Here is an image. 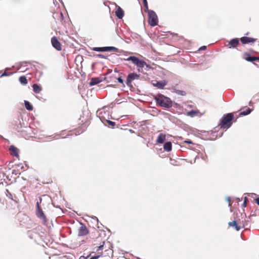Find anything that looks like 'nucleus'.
<instances>
[{"label": "nucleus", "mask_w": 259, "mask_h": 259, "mask_svg": "<svg viewBox=\"0 0 259 259\" xmlns=\"http://www.w3.org/2000/svg\"><path fill=\"white\" fill-rule=\"evenodd\" d=\"M228 225L232 227H234L235 229L238 231L240 230L241 227L238 225L236 221L234 220L233 222H230L228 223Z\"/></svg>", "instance_id": "nucleus-20"}, {"label": "nucleus", "mask_w": 259, "mask_h": 259, "mask_svg": "<svg viewBox=\"0 0 259 259\" xmlns=\"http://www.w3.org/2000/svg\"><path fill=\"white\" fill-rule=\"evenodd\" d=\"M252 110V109H250V108H247L245 110H244L240 113V115L242 116L247 115L251 112Z\"/></svg>", "instance_id": "nucleus-25"}, {"label": "nucleus", "mask_w": 259, "mask_h": 259, "mask_svg": "<svg viewBox=\"0 0 259 259\" xmlns=\"http://www.w3.org/2000/svg\"><path fill=\"white\" fill-rule=\"evenodd\" d=\"M80 227L78 230V236H83L89 233V230L85 225L82 223H80Z\"/></svg>", "instance_id": "nucleus-8"}, {"label": "nucleus", "mask_w": 259, "mask_h": 259, "mask_svg": "<svg viewBox=\"0 0 259 259\" xmlns=\"http://www.w3.org/2000/svg\"><path fill=\"white\" fill-rule=\"evenodd\" d=\"M9 68H6V70H9Z\"/></svg>", "instance_id": "nucleus-53"}, {"label": "nucleus", "mask_w": 259, "mask_h": 259, "mask_svg": "<svg viewBox=\"0 0 259 259\" xmlns=\"http://www.w3.org/2000/svg\"><path fill=\"white\" fill-rule=\"evenodd\" d=\"M167 83V81L163 80L161 81H157L155 83H153V85L159 89H163Z\"/></svg>", "instance_id": "nucleus-15"}, {"label": "nucleus", "mask_w": 259, "mask_h": 259, "mask_svg": "<svg viewBox=\"0 0 259 259\" xmlns=\"http://www.w3.org/2000/svg\"><path fill=\"white\" fill-rule=\"evenodd\" d=\"M256 39L247 36H243L240 38V41L243 44H247L255 41Z\"/></svg>", "instance_id": "nucleus-14"}, {"label": "nucleus", "mask_w": 259, "mask_h": 259, "mask_svg": "<svg viewBox=\"0 0 259 259\" xmlns=\"http://www.w3.org/2000/svg\"><path fill=\"white\" fill-rule=\"evenodd\" d=\"M116 79L117 80L118 82L122 84L123 87H125L123 79L122 78L121 76L118 77L117 78H116Z\"/></svg>", "instance_id": "nucleus-32"}, {"label": "nucleus", "mask_w": 259, "mask_h": 259, "mask_svg": "<svg viewBox=\"0 0 259 259\" xmlns=\"http://www.w3.org/2000/svg\"><path fill=\"white\" fill-rule=\"evenodd\" d=\"M247 200H248L247 197H244V202H243V206H244V207H245L246 206V201Z\"/></svg>", "instance_id": "nucleus-36"}, {"label": "nucleus", "mask_w": 259, "mask_h": 259, "mask_svg": "<svg viewBox=\"0 0 259 259\" xmlns=\"http://www.w3.org/2000/svg\"><path fill=\"white\" fill-rule=\"evenodd\" d=\"M135 58H136V56H131L129 57H128L127 58H126V59H123L122 60H124V61H131L133 63H134V62L135 61Z\"/></svg>", "instance_id": "nucleus-28"}, {"label": "nucleus", "mask_w": 259, "mask_h": 259, "mask_svg": "<svg viewBox=\"0 0 259 259\" xmlns=\"http://www.w3.org/2000/svg\"><path fill=\"white\" fill-rule=\"evenodd\" d=\"M148 22L151 26H155L158 25V17L156 13L150 10L148 11Z\"/></svg>", "instance_id": "nucleus-3"}, {"label": "nucleus", "mask_w": 259, "mask_h": 259, "mask_svg": "<svg viewBox=\"0 0 259 259\" xmlns=\"http://www.w3.org/2000/svg\"><path fill=\"white\" fill-rule=\"evenodd\" d=\"M92 219L95 221V222H96L97 224H98L99 220H98V218L96 217H95V216L93 217Z\"/></svg>", "instance_id": "nucleus-39"}, {"label": "nucleus", "mask_w": 259, "mask_h": 259, "mask_svg": "<svg viewBox=\"0 0 259 259\" xmlns=\"http://www.w3.org/2000/svg\"><path fill=\"white\" fill-rule=\"evenodd\" d=\"M165 140V135L163 134H160L157 137L156 142L158 143L162 144L164 143Z\"/></svg>", "instance_id": "nucleus-22"}, {"label": "nucleus", "mask_w": 259, "mask_h": 259, "mask_svg": "<svg viewBox=\"0 0 259 259\" xmlns=\"http://www.w3.org/2000/svg\"><path fill=\"white\" fill-rule=\"evenodd\" d=\"M124 13L123 10L119 6H118L115 11L116 16L118 19H122L124 16Z\"/></svg>", "instance_id": "nucleus-18"}, {"label": "nucleus", "mask_w": 259, "mask_h": 259, "mask_svg": "<svg viewBox=\"0 0 259 259\" xmlns=\"http://www.w3.org/2000/svg\"><path fill=\"white\" fill-rule=\"evenodd\" d=\"M39 202L37 201L36 202V215L37 216L38 218L41 219L42 220V223L44 225H46L47 222V219L42 209L39 206V202H41V198L40 197H39Z\"/></svg>", "instance_id": "nucleus-4"}, {"label": "nucleus", "mask_w": 259, "mask_h": 259, "mask_svg": "<svg viewBox=\"0 0 259 259\" xmlns=\"http://www.w3.org/2000/svg\"><path fill=\"white\" fill-rule=\"evenodd\" d=\"M101 81L99 79V78L94 77L91 79V80L90 81L89 84L90 86H93V85L97 84L98 83H100Z\"/></svg>", "instance_id": "nucleus-23"}, {"label": "nucleus", "mask_w": 259, "mask_h": 259, "mask_svg": "<svg viewBox=\"0 0 259 259\" xmlns=\"http://www.w3.org/2000/svg\"><path fill=\"white\" fill-rule=\"evenodd\" d=\"M154 99L156 103L161 107L168 109L172 106L171 100L161 94H159L157 97H155Z\"/></svg>", "instance_id": "nucleus-1"}, {"label": "nucleus", "mask_w": 259, "mask_h": 259, "mask_svg": "<svg viewBox=\"0 0 259 259\" xmlns=\"http://www.w3.org/2000/svg\"><path fill=\"white\" fill-rule=\"evenodd\" d=\"M226 200L229 202L230 203V201H231V198L230 197H228L226 198ZM229 206H231V204L230 203H229Z\"/></svg>", "instance_id": "nucleus-41"}, {"label": "nucleus", "mask_w": 259, "mask_h": 259, "mask_svg": "<svg viewBox=\"0 0 259 259\" xmlns=\"http://www.w3.org/2000/svg\"><path fill=\"white\" fill-rule=\"evenodd\" d=\"M114 71V72H118V71H117V69H115Z\"/></svg>", "instance_id": "nucleus-50"}, {"label": "nucleus", "mask_w": 259, "mask_h": 259, "mask_svg": "<svg viewBox=\"0 0 259 259\" xmlns=\"http://www.w3.org/2000/svg\"><path fill=\"white\" fill-rule=\"evenodd\" d=\"M202 159H203L204 160H206V156L205 155L204 156H202Z\"/></svg>", "instance_id": "nucleus-45"}, {"label": "nucleus", "mask_w": 259, "mask_h": 259, "mask_svg": "<svg viewBox=\"0 0 259 259\" xmlns=\"http://www.w3.org/2000/svg\"><path fill=\"white\" fill-rule=\"evenodd\" d=\"M163 149L165 151L169 152L172 149V144L170 142H166L163 145Z\"/></svg>", "instance_id": "nucleus-19"}, {"label": "nucleus", "mask_w": 259, "mask_h": 259, "mask_svg": "<svg viewBox=\"0 0 259 259\" xmlns=\"http://www.w3.org/2000/svg\"><path fill=\"white\" fill-rule=\"evenodd\" d=\"M19 80L20 83L23 85H25L27 83V79L25 76H21L19 78Z\"/></svg>", "instance_id": "nucleus-26"}, {"label": "nucleus", "mask_w": 259, "mask_h": 259, "mask_svg": "<svg viewBox=\"0 0 259 259\" xmlns=\"http://www.w3.org/2000/svg\"><path fill=\"white\" fill-rule=\"evenodd\" d=\"M104 242H103V244L102 245H100L99 247H98V249H97V251H99V250H103V247H104Z\"/></svg>", "instance_id": "nucleus-35"}, {"label": "nucleus", "mask_w": 259, "mask_h": 259, "mask_svg": "<svg viewBox=\"0 0 259 259\" xmlns=\"http://www.w3.org/2000/svg\"><path fill=\"white\" fill-rule=\"evenodd\" d=\"M207 48L206 46H203L202 47H201L199 49V51H202V50H206Z\"/></svg>", "instance_id": "nucleus-38"}, {"label": "nucleus", "mask_w": 259, "mask_h": 259, "mask_svg": "<svg viewBox=\"0 0 259 259\" xmlns=\"http://www.w3.org/2000/svg\"><path fill=\"white\" fill-rule=\"evenodd\" d=\"M196 113L197 112L195 110H192L189 111L187 113V114L189 116L193 117V116H194L196 114Z\"/></svg>", "instance_id": "nucleus-30"}, {"label": "nucleus", "mask_w": 259, "mask_h": 259, "mask_svg": "<svg viewBox=\"0 0 259 259\" xmlns=\"http://www.w3.org/2000/svg\"><path fill=\"white\" fill-rule=\"evenodd\" d=\"M129 132L131 133H135V132L133 130H129Z\"/></svg>", "instance_id": "nucleus-46"}, {"label": "nucleus", "mask_w": 259, "mask_h": 259, "mask_svg": "<svg viewBox=\"0 0 259 259\" xmlns=\"http://www.w3.org/2000/svg\"><path fill=\"white\" fill-rule=\"evenodd\" d=\"M129 32L131 34V37L133 39H139V38H141V36L139 34H138L136 32H132L130 30H129Z\"/></svg>", "instance_id": "nucleus-27"}, {"label": "nucleus", "mask_w": 259, "mask_h": 259, "mask_svg": "<svg viewBox=\"0 0 259 259\" xmlns=\"http://www.w3.org/2000/svg\"><path fill=\"white\" fill-rule=\"evenodd\" d=\"M101 255H94L90 257V259H98Z\"/></svg>", "instance_id": "nucleus-37"}, {"label": "nucleus", "mask_w": 259, "mask_h": 259, "mask_svg": "<svg viewBox=\"0 0 259 259\" xmlns=\"http://www.w3.org/2000/svg\"><path fill=\"white\" fill-rule=\"evenodd\" d=\"M143 2L147 1V0H142Z\"/></svg>", "instance_id": "nucleus-52"}, {"label": "nucleus", "mask_w": 259, "mask_h": 259, "mask_svg": "<svg viewBox=\"0 0 259 259\" xmlns=\"http://www.w3.org/2000/svg\"><path fill=\"white\" fill-rule=\"evenodd\" d=\"M135 65H136L138 67L143 68L145 65H146V63L137 57H136L134 63Z\"/></svg>", "instance_id": "nucleus-13"}, {"label": "nucleus", "mask_w": 259, "mask_h": 259, "mask_svg": "<svg viewBox=\"0 0 259 259\" xmlns=\"http://www.w3.org/2000/svg\"><path fill=\"white\" fill-rule=\"evenodd\" d=\"M106 121L108 123V124L111 125V126H114L115 125V122L114 121H111L110 120H106Z\"/></svg>", "instance_id": "nucleus-33"}, {"label": "nucleus", "mask_w": 259, "mask_h": 259, "mask_svg": "<svg viewBox=\"0 0 259 259\" xmlns=\"http://www.w3.org/2000/svg\"><path fill=\"white\" fill-rule=\"evenodd\" d=\"M24 105L27 110L32 111L33 110V106L29 101H24Z\"/></svg>", "instance_id": "nucleus-24"}, {"label": "nucleus", "mask_w": 259, "mask_h": 259, "mask_svg": "<svg viewBox=\"0 0 259 259\" xmlns=\"http://www.w3.org/2000/svg\"><path fill=\"white\" fill-rule=\"evenodd\" d=\"M115 58V57L111 58V61L112 62L114 63L113 60H114V59Z\"/></svg>", "instance_id": "nucleus-47"}, {"label": "nucleus", "mask_w": 259, "mask_h": 259, "mask_svg": "<svg viewBox=\"0 0 259 259\" xmlns=\"http://www.w3.org/2000/svg\"><path fill=\"white\" fill-rule=\"evenodd\" d=\"M234 118L233 113H229L224 114L221 118L219 124L222 128L228 129L231 127L233 122L232 120Z\"/></svg>", "instance_id": "nucleus-2"}, {"label": "nucleus", "mask_w": 259, "mask_h": 259, "mask_svg": "<svg viewBox=\"0 0 259 259\" xmlns=\"http://www.w3.org/2000/svg\"><path fill=\"white\" fill-rule=\"evenodd\" d=\"M255 201L257 205H259V197H257L255 199Z\"/></svg>", "instance_id": "nucleus-43"}, {"label": "nucleus", "mask_w": 259, "mask_h": 259, "mask_svg": "<svg viewBox=\"0 0 259 259\" xmlns=\"http://www.w3.org/2000/svg\"><path fill=\"white\" fill-rule=\"evenodd\" d=\"M92 50L98 52H110L112 51H114L119 53H121V52H122V50H119L118 48L116 47L111 46L103 47H94L92 49Z\"/></svg>", "instance_id": "nucleus-5"}, {"label": "nucleus", "mask_w": 259, "mask_h": 259, "mask_svg": "<svg viewBox=\"0 0 259 259\" xmlns=\"http://www.w3.org/2000/svg\"><path fill=\"white\" fill-rule=\"evenodd\" d=\"M239 44V40L237 38L232 39L229 42L228 45L230 46L229 48H235L237 45Z\"/></svg>", "instance_id": "nucleus-16"}, {"label": "nucleus", "mask_w": 259, "mask_h": 259, "mask_svg": "<svg viewBox=\"0 0 259 259\" xmlns=\"http://www.w3.org/2000/svg\"><path fill=\"white\" fill-rule=\"evenodd\" d=\"M5 193L7 197L10 199L13 200L12 194L8 189H6Z\"/></svg>", "instance_id": "nucleus-29"}, {"label": "nucleus", "mask_w": 259, "mask_h": 259, "mask_svg": "<svg viewBox=\"0 0 259 259\" xmlns=\"http://www.w3.org/2000/svg\"><path fill=\"white\" fill-rule=\"evenodd\" d=\"M185 143H187V144H193L192 141L190 140H187L185 141Z\"/></svg>", "instance_id": "nucleus-40"}, {"label": "nucleus", "mask_w": 259, "mask_h": 259, "mask_svg": "<svg viewBox=\"0 0 259 259\" xmlns=\"http://www.w3.org/2000/svg\"><path fill=\"white\" fill-rule=\"evenodd\" d=\"M147 67H150V65H148L146 64V65H145Z\"/></svg>", "instance_id": "nucleus-49"}, {"label": "nucleus", "mask_w": 259, "mask_h": 259, "mask_svg": "<svg viewBox=\"0 0 259 259\" xmlns=\"http://www.w3.org/2000/svg\"><path fill=\"white\" fill-rule=\"evenodd\" d=\"M51 44L56 50L60 51L62 50L61 44L56 36L52 37Z\"/></svg>", "instance_id": "nucleus-7"}, {"label": "nucleus", "mask_w": 259, "mask_h": 259, "mask_svg": "<svg viewBox=\"0 0 259 259\" xmlns=\"http://www.w3.org/2000/svg\"><path fill=\"white\" fill-rule=\"evenodd\" d=\"M140 75L135 72H132L128 74L125 81L126 84L130 88H133L132 81L135 79H139Z\"/></svg>", "instance_id": "nucleus-6"}, {"label": "nucleus", "mask_w": 259, "mask_h": 259, "mask_svg": "<svg viewBox=\"0 0 259 259\" xmlns=\"http://www.w3.org/2000/svg\"><path fill=\"white\" fill-rule=\"evenodd\" d=\"M59 2H60L61 4H62L63 5V2L62 0H59Z\"/></svg>", "instance_id": "nucleus-48"}, {"label": "nucleus", "mask_w": 259, "mask_h": 259, "mask_svg": "<svg viewBox=\"0 0 259 259\" xmlns=\"http://www.w3.org/2000/svg\"><path fill=\"white\" fill-rule=\"evenodd\" d=\"M216 132H217L216 130H215L214 131H209V132L205 131H199L198 134H203L202 136H205V137H207L209 135H210L213 137V136H214V134H215ZM206 138L209 140H214L216 139V138L214 139H213L211 137H210V138L206 137Z\"/></svg>", "instance_id": "nucleus-9"}, {"label": "nucleus", "mask_w": 259, "mask_h": 259, "mask_svg": "<svg viewBox=\"0 0 259 259\" xmlns=\"http://www.w3.org/2000/svg\"><path fill=\"white\" fill-rule=\"evenodd\" d=\"M11 74H12V73L7 72L5 70L4 71V72L1 75V77H2L3 76H9L10 75H11Z\"/></svg>", "instance_id": "nucleus-34"}, {"label": "nucleus", "mask_w": 259, "mask_h": 259, "mask_svg": "<svg viewBox=\"0 0 259 259\" xmlns=\"http://www.w3.org/2000/svg\"><path fill=\"white\" fill-rule=\"evenodd\" d=\"M60 17H61V20H63L64 19V16H63V14L62 12H60Z\"/></svg>", "instance_id": "nucleus-42"}, {"label": "nucleus", "mask_w": 259, "mask_h": 259, "mask_svg": "<svg viewBox=\"0 0 259 259\" xmlns=\"http://www.w3.org/2000/svg\"><path fill=\"white\" fill-rule=\"evenodd\" d=\"M9 150L11 155L17 158L19 157V150L14 145H11L9 147Z\"/></svg>", "instance_id": "nucleus-12"}, {"label": "nucleus", "mask_w": 259, "mask_h": 259, "mask_svg": "<svg viewBox=\"0 0 259 259\" xmlns=\"http://www.w3.org/2000/svg\"><path fill=\"white\" fill-rule=\"evenodd\" d=\"M223 134V133H222L220 135V136H219V137H221L222 136Z\"/></svg>", "instance_id": "nucleus-51"}, {"label": "nucleus", "mask_w": 259, "mask_h": 259, "mask_svg": "<svg viewBox=\"0 0 259 259\" xmlns=\"http://www.w3.org/2000/svg\"><path fill=\"white\" fill-rule=\"evenodd\" d=\"M171 91L172 93H176L178 96H185L187 95V93L185 91L178 89L176 85L172 86L171 87Z\"/></svg>", "instance_id": "nucleus-11"}, {"label": "nucleus", "mask_w": 259, "mask_h": 259, "mask_svg": "<svg viewBox=\"0 0 259 259\" xmlns=\"http://www.w3.org/2000/svg\"><path fill=\"white\" fill-rule=\"evenodd\" d=\"M33 91L36 94L39 93L41 90L42 88L38 84L34 83L32 85Z\"/></svg>", "instance_id": "nucleus-21"}, {"label": "nucleus", "mask_w": 259, "mask_h": 259, "mask_svg": "<svg viewBox=\"0 0 259 259\" xmlns=\"http://www.w3.org/2000/svg\"><path fill=\"white\" fill-rule=\"evenodd\" d=\"M244 56L245 57L244 59L247 61L250 62H253V61H259V57L253 56H251L248 53H247V52L245 53L244 54Z\"/></svg>", "instance_id": "nucleus-10"}, {"label": "nucleus", "mask_w": 259, "mask_h": 259, "mask_svg": "<svg viewBox=\"0 0 259 259\" xmlns=\"http://www.w3.org/2000/svg\"><path fill=\"white\" fill-rule=\"evenodd\" d=\"M88 257V256L85 257L84 256H81L80 257L79 259H82V258H83V259H87Z\"/></svg>", "instance_id": "nucleus-44"}, {"label": "nucleus", "mask_w": 259, "mask_h": 259, "mask_svg": "<svg viewBox=\"0 0 259 259\" xmlns=\"http://www.w3.org/2000/svg\"><path fill=\"white\" fill-rule=\"evenodd\" d=\"M144 7L145 8V11L146 12L148 13V11H150V10L148 9V2L147 1L143 2Z\"/></svg>", "instance_id": "nucleus-31"}, {"label": "nucleus", "mask_w": 259, "mask_h": 259, "mask_svg": "<svg viewBox=\"0 0 259 259\" xmlns=\"http://www.w3.org/2000/svg\"><path fill=\"white\" fill-rule=\"evenodd\" d=\"M116 56H117V55L115 54H111L109 56H105L103 54H99L96 55V56L97 58L105 59H107V60H108L109 61H111V58L116 57Z\"/></svg>", "instance_id": "nucleus-17"}]
</instances>
